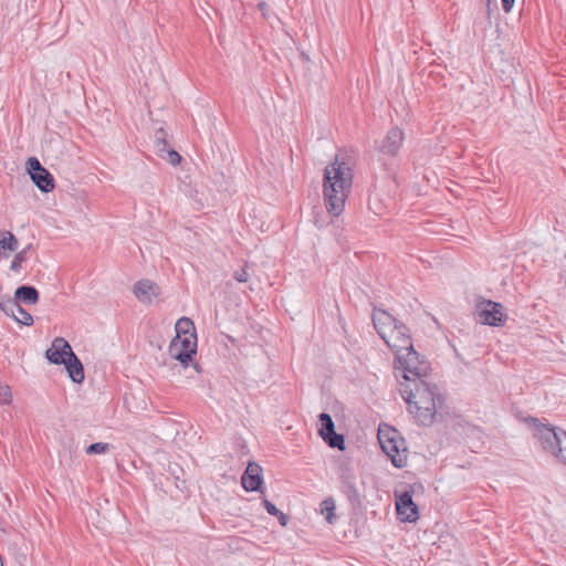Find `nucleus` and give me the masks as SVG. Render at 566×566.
<instances>
[{"label":"nucleus","mask_w":566,"mask_h":566,"mask_svg":"<svg viewBox=\"0 0 566 566\" xmlns=\"http://www.w3.org/2000/svg\"><path fill=\"white\" fill-rule=\"evenodd\" d=\"M159 293V286L149 280H140L134 285V294L142 303H151Z\"/></svg>","instance_id":"obj_16"},{"label":"nucleus","mask_w":566,"mask_h":566,"mask_svg":"<svg viewBox=\"0 0 566 566\" xmlns=\"http://www.w3.org/2000/svg\"><path fill=\"white\" fill-rule=\"evenodd\" d=\"M275 516L277 517V520L282 526L287 525L290 518L285 513L279 511V514H276Z\"/></svg>","instance_id":"obj_31"},{"label":"nucleus","mask_w":566,"mask_h":566,"mask_svg":"<svg viewBox=\"0 0 566 566\" xmlns=\"http://www.w3.org/2000/svg\"><path fill=\"white\" fill-rule=\"evenodd\" d=\"M564 440H562V446L559 449H557V452L555 453V458L558 459L559 462L564 463L566 465V434H563Z\"/></svg>","instance_id":"obj_27"},{"label":"nucleus","mask_w":566,"mask_h":566,"mask_svg":"<svg viewBox=\"0 0 566 566\" xmlns=\"http://www.w3.org/2000/svg\"><path fill=\"white\" fill-rule=\"evenodd\" d=\"M109 450V444L104 442H95L86 448L87 454H102Z\"/></svg>","instance_id":"obj_26"},{"label":"nucleus","mask_w":566,"mask_h":566,"mask_svg":"<svg viewBox=\"0 0 566 566\" xmlns=\"http://www.w3.org/2000/svg\"><path fill=\"white\" fill-rule=\"evenodd\" d=\"M159 156L172 166H177L181 161V156L174 149L167 148L166 151L160 153Z\"/></svg>","instance_id":"obj_25"},{"label":"nucleus","mask_w":566,"mask_h":566,"mask_svg":"<svg viewBox=\"0 0 566 566\" xmlns=\"http://www.w3.org/2000/svg\"><path fill=\"white\" fill-rule=\"evenodd\" d=\"M338 478L342 489L348 497L357 496L356 475L353 467L348 462H340L338 465Z\"/></svg>","instance_id":"obj_15"},{"label":"nucleus","mask_w":566,"mask_h":566,"mask_svg":"<svg viewBox=\"0 0 566 566\" xmlns=\"http://www.w3.org/2000/svg\"><path fill=\"white\" fill-rule=\"evenodd\" d=\"M72 352L71 345L64 338L56 337L46 349L45 357L50 363L61 365L65 363Z\"/></svg>","instance_id":"obj_12"},{"label":"nucleus","mask_w":566,"mask_h":566,"mask_svg":"<svg viewBox=\"0 0 566 566\" xmlns=\"http://www.w3.org/2000/svg\"><path fill=\"white\" fill-rule=\"evenodd\" d=\"M335 500L333 497H327L322 501L319 513L325 517V520L332 524L336 517L335 515Z\"/></svg>","instance_id":"obj_19"},{"label":"nucleus","mask_w":566,"mask_h":566,"mask_svg":"<svg viewBox=\"0 0 566 566\" xmlns=\"http://www.w3.org/2000/svg\"><path fill=\"white\" fill-rule=\"evenodd\" d=\"M378 440L382 451L389 457L396 468H403L407 464L408 451L405 440L399 432L392 428H379Z\"/></svg>","instance_id":"obj_5"},{"label":"nucleus","mask_w":566,"mask_h":566,"mask_svg":"<svg viewBox=\"0 0 566 566\" xmlns=\"http://www.w3.org/2000/svg\"><path fill=\"white\" fill-rule=\"evenodd\" d=\"M12 401V394L9 386L0 387V403H10Z\"/></svg>","instance_id":"obj_28"},{"label":"nucleus","mask_w":566,"mask_h":566,"mask_svg":"<svg viewBox=\"0 0 566 566\" xmlns=\"http://www.w3.org/2000/svg\"><path fill=\"white\" fill-rule=\"evenodd\" d=\"M233 276L240 283H244L249 280V273L247 272V270L244 268L235 271Z\"/></svg>","instance_id":"obj_29"},{"label":"nucleus","mask_w":566,"mask_h":566,"mask_svg":"<svg viewBox=\"0 0 566 566\" xmlns=\"http://www.w3.org/2000/svg\"><path fill=\"white\" fill-rule=\"evenodd\" d=\"M403 137V133L400 128H391L379 144L378 150L384 155L396 156L402 145Z\"/></svg>","instance_id":"obj_14"},{"label":"nucleus","mask_w":566,"mask_h":566,"mask_svg":"<svg viewBox=\"0 0 566 566\" xmlns=\"http://www.w3.org/2000/svg\"><path fill=\"white\" fill-rule=\"evenodd\" d=\"M15 316H11L18 323L23 324L25 326H31L33 324L32 315L27 312L20 304L17 303V307H14Z\"/></svg>","instance_id":"obj_21"},{"label":"nucleus","mask_w":566,"mask_h":566,"mask_svg":"<svg viewBox=\"0 0 566 566\" xmlns=\"http://www.w3.org/2000/svg\"><path fill=\"white\" fill-rule=\"evenodd\" d=\"M321 428L319 434L323 440L331 447L339 450L345 449L344 437L335 432V427L332 417L328 413L319 415Z\"/></svg>","instance_id":"obj_10"},{"label":"nucleus","mask_w":566,"mask_h":566,"mask_svg":"<svg viewBox=\"0 0 566 566\" xmlns=\"http://www.w3.org/2000/svg\"><path fill=\"white\" fill-rule=\"evenodd\" d=\"M196 334L191 333L188 336L174 338L169 346V354L172 358L179 360L182 366L187 367L196 354Z\"/></svg>","instance_id":"obj_7"},{"label":"nucleus","mask_w":566,"mask_h":566,"mask_svg":"<svg viewBox=\"0 0 566 566\" xmlns=\"http://www.w3.org/2000/svg\"><path fill=\"white\" fill-rule=\"evenodd\" d=\"M14 307H17V302H14L9 295H4L0 298V310L8 316H15Z\"/></svg>","instance_id":"obj_23"},{"label":"nucleus","mask_w":566,"mask_h":566,"mask_svg":"<svg viewBox=\"0 0 566 566\" xmlns=\"http://www.w3.org/2000/svg\"><path fill=\"white\" fill-rule=\"evenodd\" d=\"M396 509L402 522L411 523L419 518L418 507L410 492H402L396 495Z\"/></svg>","instance_id":"obj_11"},{"label":"nucleus","mask_w":566,"mask_h":566,"mask_svg":"<svg viewBox=\"0 0 566 566\" xmlns=\"http://www.w3.org/2000/svg\"><path fill=\"white\" fill-rule=\"evenodd\" d=\"M13 301L18 304L34 305L39 301V292L34 286L21 285L14 292Z\"/></svg>","instance_id":"obj_18"},{"label":"nucleus","mask_w":566,"mask_h":566,"mask_svg":"<svg viewBox=\"0 0 566 566\" xmlns=\"http://www.w3.org/2000/svg\"><path fill=\"white\" fill-rule=\"evenodd\" d=\"M154 138H155V146L157 149V154L159 155L160 153L166 151V149L168 148V143L166 139L167 138L166 130L164 128H158L155 132Z\"/></svg>","instance_id":"obj_22"},{"label":"nucleus","mask_w":566,"mask_h":566,"mask_svg":"<svg viewBox=\"0 0 566 566\" xmlns=\"http://www.w3.org/2000/svg\"><path fill=\"white\" fill-rule=\"evenodd\" d=\"M27 170L33 184L42 191L50 192L54 189L52 175L40 164L35 157L27 160Z\"/></svg>","instance_id":"obj_8"},{"label":"nucleus","mask_w":566,"mask_h":566,"mask_svg":"<svg viewBox=\"0 0 566 566\" xmlns=\"http://www.w3.org/2000/svg\"><path fill=\"white\" fill-rule=\"evenodd\" d=\"M262 503H263L264 509L266 510V512L270 515L275 516L276 514H279L280 510H277V507L272 502H270L269 500L264 499Z\"/></svg>","instance_id":"obj_30"},{"label":"nucleus","mask_w":566,"mask_h":566,"mask_svg":"<svg viewBox=\"0 0 566 566\" xmlns=\"http://www.w3.org/2000/svg\"><path fill=\"white\" fill-rule=\"evenodd\" d=\"M25 261H27V250L23 249L22 251L18 252L15 254V256L13 258L11 265H10V270L19 273L21 270L22 263Z\"/></svg>","instance_id":"obj_24"},{"label":"nucleus","mask_w":566,"mask_h":566,"mask_svg":"<svg viewBox=\"0 0 566 566\" xmlns=\"http://www.w3.org/2000/svg\"><path fill=\"white\" fill-rule=\"evenodd\" d=\"M514 0H502V7L505 12H510L513 8Z\"/></svg>","instance_id":"obj_32"},{"label":"nucleus","mask_w":566,"mask_h":566,"mask_svg":"<svg viewBox=\"0 0 566 566\" xmlns=\"http://www.w3.org/2000/svg\"><path fill=\"white\" fill-rule=\"evenodd\" d=\"M353 170L348 163L334 159L324 170L323 195L327 212L338 217L345 208L353 186Z\"/></svg>","instance_id":"obj_2"},{"label":"nucleus","mask_w":566,"mask_h":566,"mask_svg":"<svg viewBox=\"0 0 566 566\" xmlns=\"http://www.w3.org/2000/svg\"><path fill=\"white\" fill-rule=\"evenodd\" d=\"M397 359V378H401L400 382H416L423 380L427 377L430 365L420 358V355L415 350L411 344V349H403V352L396 354Z\"/></svg>","instance_id":"obj_4"},{"label":"nucleus","mask_w":566,"mask_h":566,"mask_svg":"<svg viewBox=\"0 0 566 566\" xmlns=\"http://www.w3.org/2000/svg\"><path fill=\"white\" fill-rule=\"evenodd\" d=\"M527 422L532 428L533 437L537 440L542 449L545 452L555 455L557 449L562 446V440H564L563 434H566V431L548 423H542L536 418H530L527 419Z\"/></svg>","instance_id":"obj_6"},{"label":"nucleus","mask_w":566,"mask_h":566,"mask_svg":"<svg viewBox=\"0 0 566 566\" xmlns=\"http://www.w3.org/2000/svg\"><path fill=\"white\" fill-rule=\"evenodd\" d=\"M63 365H65L69 376L74 382L81 384L84 380L83 365L73 352L69 355Z\"/></svg>","instance_id":"obj_17"},{"label":"nucleus","mask_w":566,"mask_h":566,"mask_svg":"<svg viewBox=\"0 0 566 566\" xmlns=\"http://www.w3.org/2000/svg\"><path fill=\"white\" fill-rule=\"evenodd\" d=\"M399 391L418 423L429 426L433 422L437 410L443 403V397L436 385L424 379L416 382H400Z\"/></svg>","instance_id":"obj_1"},{"label":"nucleus","mask_w":566,"mask_h":566,"mask_svg":"<svg viewBox=\"0 0 566 566\" xmlns=\"http://www.w3.org/2000/svg\"><path fill=\"white\" fill-rule=\"evenodd\" d=\"M263 483L262 468L255 462H249L241 476L242 488L248 492H255Z\"/></svg>","instance_id":"obj_13"},{"label":"nucleus","mask_w":566,"mask_h":566,"mask_svg":"<svg viewBox=\"0 0 566 566\" xmlns=\"http://www.w3.org/2000/svg\"><path fill=\"white\" fill-rule=\"evenodd\" d=\"M479 321L490 326H500L505 322L503 306L493 301H483L478 305Z\"/></svg>","instance_id":"obj_9"},{"label":"nucleus","mask_w":566,"mask_h":566,"mask_svg":"<svg viewBox=\"0 0 566 566\" xmlns=\"http://www.w3.org/2000/svg\"><path fill=\"white\" fill-rule=\"evenodd\" d=\"M258 8L260 9V11L262 12V14H263L264 17H266V15H268L269 7H268L266 2H264V1L260 2V3L258 4Z\"/></svg>","instance_id":"obj_33"},{"label":"nucleus","mask_w":566,"mask_h":566,"mask_svg":"<svg viewBox=\"0 0 566 566\" xmlns=\"http://www.w3.org/2000/svg\"><path fill=\"white\" fill-rule=\"evenodd\" d=\"M373 323L381 339L395 354L411 349L409 329L384 310H374Z\"/></svg>","instance_id":"obj_3"},{"label":"nucleus","mask_w":566,"mask_h":566,"mask_svg":"<svg viewBox=\"0 0 566 566\" xmlns=\"http://www.w3.org/2000/svg\"><path fill=\"white\" fill-rule=\"evenodd\" d=\"M176 337L188 336L191 333H195L193 322L188 317H181L176 323Z\"/></svg>","instance_id":"obj_20"}]
</instances>
